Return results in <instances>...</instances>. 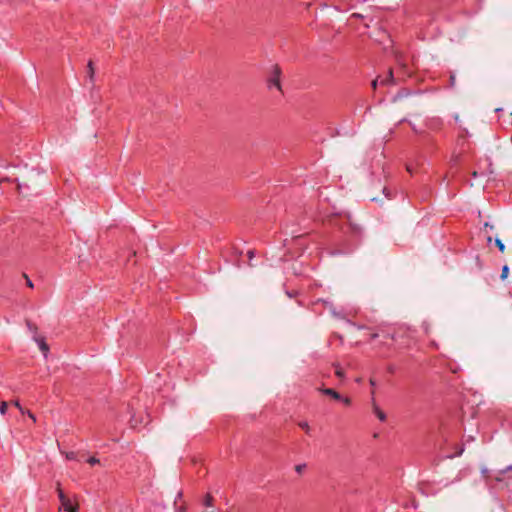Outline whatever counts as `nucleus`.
Listing matches in <instances>:
<instances>
[{
    "label": "nucleus",
    "instance_id": "1",
    "mask_svg": "<svg viewBox=\"0 0 512 512\" xmlns=\"http://www.w3.org/2000/svg\"><path fill=\"white\" fill-rule=\"evenodd\" d=\"M56 490L58 493V498L61 502V508L65 512H79V504L77 500H75V502L73 503L71 499L64 494L59 482H57L56 484ZM74 499H76V497Z\"/></svg>",
    "mask_w": 512,
    "mask_h": 512
},
{
    "label": "nucleus",
    "instance_id": "2",
    "mask_svg": "<svg viewBox=\"0 0 512 512\" xmlns=\"http://www.w3.org/2000/svg\"><path fill=\"white\" fill-rule=\"evenodd\" d=\"M280 74H281L280 68L278 66H274L273 71H272V76L268 80L269 85L275 86L278 90H281Z\"/></svg>",
    "mask_w": 512,
    "mask_h": 512
},
{
    "label": "nucleus",
    "instance_id": "3",
    "mask_svg": "<svg viewBox=\"0 0 512 512\" xmlns=\"http://www.w3.org/2000/svg\"><path fill=\"white\" fill-rule=\"evenodd\" d=\"M380 84L381 85H395L396 84V80L394 78L392 69H389L387 72V75L384 78L380 79Z\"/></svg>",
    "mask_w": 512,
    "mask_h": 512
},
{
    "label": "nucleus",
    "instance_id": "4",
    "mask_svg": "<svg viewBox=\"0 0 512 512\" xmlns=\"http://www.w3.org/2000/svg\"><path fill=\"white\" fill-rule=\"evenodd\" d=\"M321 391L325 394V395H328L330 397H332L333 399L335 400H340L341 399V396L340 394L335 391L334 389H331V388H325V389H321Z\"/></svg>",
    "mask_w": 512,
    "mask_h": 512
},
{
    "label": "nucleus",
    "instance_id": "5",
    "mask_svg": "<svg viewBox=\"0 0 512 512\" xmlns=\"http://www.w3.org/2000/svg\"><path fill=\"white\" fill-rule=\"evenodd\" d=\"M34 339L36 342H38L39 344V348L40 350L44 353V355L46 356L48 351H49V347L48 345L45 343L44 339H38L36 336H34Z\"/></svg>",
    "mask_w": 512,
    "mask_h": 512
},
{
    "label": "nucleus",
    "instance_id": "6",
    "mask_svg": "<svg viewBox=\"0 0 512 512\" xmlns=\"http://www.w3.org/2000/svg\"><path fill=\"white\" fill-rule=\"evenodd\" d=\"M373 409L380 421L386 420L385 413L377 405L374 404Z\"/></svg>",
    "mask_w": 512,
    "mask_h": 512
},
{
    "label": "nucleus",
    "instance_id": "7",
    "mask_svg": "<svg viewBox=\"0 0 512 512\" xmlns=\"http://www.w3.org/2000/svg\"><path fill=\"white\" fill-rule=\"evenodd\" d=\"M94 66H93V62L92 61H89L88 63V77L91 81H93L94 79Z\"/></svg>",
    "mask_w": 512,
    "mask_h": 512
},
{
    "label": "nucleus",
    "instance_id": "8",
    "mask_svg": "<svg viewBox=\"0 0 512 512\" xmlns=\"http://www.w3.org/2000/svg\"><path fill=\"white\" fill-rule=\"evenodd\" d=\"M203 503L207 508L212 507L213 506V497L210 494H207Z\"/></svg>",
    "mask_w": 512,
    "mask_h": 512
},
{
    "label": "nucleus",
    "instance_id": "9",
    "mask_svg": "<svg viewBox=\"0 0 512 512\" xmlns=\"http://www.w3.org/2000/svg\"><path fill=\"white\" fill-rule=\"evenodd\" d=\"M495 244H496V246L498 247V249L500 250V252H501V253H504V252H505L506 247H505V245L503 244V242L501 241V239L496 238V239H495Z\"/></svg>",
    "mask_w": 512,
    "mask_h": 512
},
{
    "label": "nucleus",
    "instance_id": "10",
    "mask_svg": "<svg viewBox=\"0 0 512 512\" xmlns=\"http://www.w3.org/2000/svg\"><path fill=\"white\" fill-rule=\"evenodd\" d=\"M298 426L306 431V433L310 432V426L306 421H301L298 423Z\"/></svg>",
    "mask_w": 512,
    "mask_h": 512
},
{
    "label": "nucleus",
    "instance_id": "11",
    "mask_svg": "<svg viewBox=\"0 0 512 512\" xmlns=\"http://www.w3.org/2000/svg\"><path fill=\"white\" fill-rule=\"evenodd\" d=\"M7 408H8V402H6V401H2V402L0 403V413H1V414H5V413H6V411H7Z\"/></svg>",
    "mask_w": 512,
    "mask_h": 512
},
{
    "label": "nucleus",
    "instance_id": "12",
    "mask_svg": "<svg viewBox=\"0 0 512 512\" xmlns=\"http://www.w3.org/2000/svg\"><path fill=\"white\" fill-rule=\"evenodd\" d=\"M508 273H509V268L507 265H505L503 268H502V272H501V278L502 279H505L507 276H508Z\"/></svg>",
    "mask_w": 512,
    "mask_h": 512
},
{
    "label": "nucleus",
    "instance_id": "13",
    "mask_svg": "<svg viewBox=\"0 0 512 512\" xmlns=\"http://www.w3.org/2000/svg\"><path fill=\"white\" fill-rule=\"evenodd\" d=\"M12 404H13L15 407H17V408L20 410V412H21L22 414H25V410L22 408V406L20 405V403H19V401H18V400L13 401V402H12Z\"/></svg>",
    "mask_w": 512,
    "mask_h": 512
},
{
    "label": "nucleus",
    "instance_id": "14",
    "mask_svg": "<svg viewBox=\"0 0 512 512\" xmlns=\"http://www.w3.org/2000/svg\"><path fill=\"white\" fill-rule=\"evenodd\" d=\"M27 326H28V328H29V330H30V331H32L33 333H35V334H36V332H37V327H36L34 324H32L31 322H27Z\"/></svg>",
    "mask_w": 512,
    "mask_h": 512
},
{
    "label": "nucleus",
    "instance_id": "15",
    "mask_svg": "<svg viewBox=\"0 0 512 512\" xmlns=\"http://www.w3.org/2000/svg\"><path fill=\"white\" fill-rule=\"evenodd\" d=\"M87 462L91 465H95V464H98L99 463V459H97L96 457H90Z\"/></svg>",
    "mask_w": 512,
    "mask_h": 512
},
{
    "label": "nucleus",
    "instance_id": "16",
    "mask_svg": "<svg viewBox=\"0 0 512 512\" xmlns=\"http://www.w3.org/2000/svg\"><path fill=\"white\" fill-rule=\"evenodd\" d=\"M380 83V77H377L376 79H374L371 83V86L372 88L375 90L378 86V84Z\"/></svg>",
    "mask_w": 512,
    "mask_h": 512
},
{
    "label": "nucleus",
    "instance_id": "17",
    "mask_svg": "<svg viewBox=\"0 0 512 512\" xmlns=\"http://www.w3.org/2000/svg\"><path fill=\"white\" fill-rule=\"evenodd\" d=\"M335 374H336L339 378H343V377H344V371H343L341 368H339V367H337V368H336Z\"/></svg>",
    "mask_w": 512,
    "mask_h": 512
},
{
    "label": "nucleus",
    "instance_id": "18",
    "mask_svg": "<svg viewBox=\"0 0 512 512\" xmlns=\"http://www.w3.org/2000/svg\"><path fill=\"white\" fill-rule=\"evenodd\" d=\"M25 414H27L29 416V418L33 420V422L36 421L35 415L32 412H30L29 410H25Z\"/></svg>",
    "mask_w": 512,
    "mask_h": 512
},
{
    "label": "nucleus",
    "instance_id": "19",
    "mask_svg": "<svg viewBox=\"0 0 512 512\" xmlns=\"http://www.w3.org/2000/svg\"><path fill=\"white\" fill-rule=\"evenodd\" d=\"M66 457L69 460H73V459H75V453L74 452L67 453Z\"/></svg>",
    "mask_w": 512,
    "mask_h": 512
},
{
    "label": "nucleus",
    "instance_id": "20",
    "mask_svg": "<svg viewBox=\"0 0 512 512\" xmlns=\"http://www.w3.org/2000/svg\"><path fill=\"white\" fill-rule=\"evenodd\" d=\"M24 277L26 278L27 280V286L30 287V288H33V283L32 281L27 277V275H24Z\"/></svg>",
    "mask_w": 512,
    "mask_h": 512
},
{
    "label": "nucleus",
    "instance_id": "21",
    "mask_svg": "<svg viewBox=\"0 0 512 512\" xmlns=\"http://www.w3.org/2000/svg\"><path fill=\"white\" fill-rule=\"evenodd\" d=\"M352 18H363V15L362 14H359V13H353L351 15Z\"/></svg>",
    "mask_w": 512,
    "mask_h": 512
},
{
    "label": "nucleus",
    "instance_id": "22",
    "mask_svg": "<svg viewBox=\"0 0 512 512\" xmlns=\"http://www.w3.org/2000/svg\"><path fill=\"white\" fill-rule=\"evenodd\" d=\"M455 76L454 75H451L450 76V83H451V86H454L455 85Z\"/></svg>",
    "mask_w": 512,
    "mask_h": 512
},
{
    "label": "nucleus",
    "instance_id": "23",
    "mask_svg": "<svg viewBox=\"0 0 512 512\" xmlns=\"http://www.w3.org/2000/svg\"><path fill=\"white\" fill-rule=\"evenodd\" d=\"M340 400H342L346 405H349L351 403L349 398H341Z\"/></svg>",
    "mask_w": 512,
    "mask_h": 512
},
{
    "label": "nucleus",
    "instance_id": "24",
    "mask_svg": "<svg viewBox=\"0 0 512 512\" xmlns=\"http://www.w3.org/2000/svg\"><path fill=\"white\" fill-rule=\"evenodd\" d=\"M303 467H304V466H302V465H298V466H296V471H297V472H301V471H302V469H303Z\"/></svg>",
    "mask_w": 512,
    "mask_h": 512
},
{
    "label": "nucleus",
    "instance_id": "25",
    "mask_svg": "<svg viewBox=\"0 0 512 512\" xmlns=\"http://www.w3.org/2000/svg\"><path fill=\"white\" fill-rule=\"evenodd\" d=\"M253 255H254L253 251H248V256H249L250 259H252Z\"/></svg>",
    "mask_w": 512,
    "mask_h": 512
},
{
    "label": "nucleus",
    "instance_id": "26",
    "mask_svg": "<svg viewBox=\"0 0 512 512\" xmlns=\"http://www.w3.org/2000/svg\"><path fill=\"white\" fill-rule=\"evenodd\" d=\"M370 384H371L372 386H375V381H374L373 379H370Z\"/></svg>",
    "mask_w": 512,
    "mask_h": 512
},
{
    "label": "nucleus",
    "instance_id": "27",
    "mask_svg": "<svg viewBox=\"0 0 512 512\" xmlns=\"http://www.w3.org/2000/svg\"><path fill=\"white\" fill-rule=\"evenodd\" d=\"M17 189H18V191H20V189H21V184L20 183L17 184Z\"/></svg>",
    "mask_w": 512,
    "mask_h": 512
},
{
    "label": "nucleus",
    "instance_id": "28",
    "mask_svg": "<svg viewBox=\"0 0 512 512\" xmlns=\"http://www.w3.org/2000/svg\"><path fill=\"white\" fill-rule=\"evenodd\" d=\"M371 200L372 201H378V199L376 197H373Z\"/></svg>",
    "mask_w": 512,
    "mask_h": 512
}]
</instances>
